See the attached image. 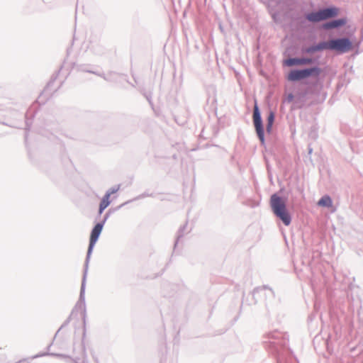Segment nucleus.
<instances>
[{
	"label": "nucleus",
	"mask_w": 363,
	"mask_h": 363,
	"mask_svg": "<svg viewBox=\"0 0 363 363\" xmlns=\"http://www.w3.org/2000/svg\"><path fill=\"white\" fill-rule=\"evenodd\" d=\"M338 13V9L336 8H328L320 10L318 12L311 13L307 15L306 18L308 21L312 22H318L322 20H325L329 18L334 17Z\"/></svg>",
	"instance_id": "3"
},
{
	"label": "nucleus",
	"mask_w": 363,
	"mask_h": 363,
	"mask_svg": "<svg viewBox=\"0 0 363 363\" xmlns=\"http://www.w3.org/2000/svg\"><path fill=\"white\" fill-rule=\"evenodd\" d=\"M117 191V189H111V191H108L106 192V194H109V198L111 197V195L116 193Z\"/></svg>",
	"instance_id": "12"
},
{
	"label": "nucleus",
	"mask_w": 363,
	"mask_h": 363,
	"mask_svg": "<svg viewBox=\"0 0 363 363\" xmlns=\"http://www.w3.org/2000/svg\"><path fill=\"white\" fill-rule=\"evenodd\" d=\"M312 62V59L311 58H291L286 61V65L288 66L293 65H308Z\"/></svg>",
	"instance_id": "7"
},
{
	"label": "nucleus",
	"mask_w": 363,
	"mask_h": 363,
	"mask_svg": "<svg viewBox=\"0 0 363 363\" xmlns=\"http://www.w3.org/2000/svg\"><path fill=\"white\" fill-rule=\"evenodd\" d=\"M253 121H254V124H255V127L257 135H258L260 141L262 143H264V130L262 128L260 113H259V108H258V106H257V104L256 102H255V107H254Z\"/></svg>",
	"instance_id": "5"
},
{
	"label": "nucleus",
	"mask_w": 363,
	"mask_h": 363,
	"mask_svg": "<svg viewBox=\"0 0 363 363\" xmlns=\"http://www.w3.org/2000/svg\"><path fill=\"white\" fill-rule=\"evenodd\" d=\"M274 113H271L269 114V116H268V124H267V127L268 131H269L270 129H271V127H272V123L274 122Z\"/></svg>",
	"instance_id": "11"
},
{
	"label": "nucleus",
	"mask_w": 363,
	"mask_h": 363,
	"mask_svg": "<svg viewBox=\"0 0 363 363\" xmlns=\"http://www.w3.org/2000/svg\"><path fill=\"white\" fill-rule=\"evenodd\" d=\"M103 228V225L101 223H97L94 228H93L91 236H90V242L89 246L88 252L90 253L96 244Z\"/></svg>",
	"instance_id": "6"
},
{
	"label": "nucleus",
	"mask_w": 363,
	"mask_h": 363,
	"mask_svg": "<svg viewBox=\"0 0 363 363\" xmlns=\"http://www.w3.org/2000/svg\"><path fill=\"white\" fill-rule=\"evenodd\" d=\"M110 203L111 201L109 194H106L100 203L99 213L101 214L103 211L109 206Z\"/></svg>",
	"instance_id": "9"
},
{
	"label": "nucleus",
	"mask_w": 363,
	"mask_h": 363,
	"mask_svg": "<svg viewBox=\"0 0 363 363\" xmlns=\"http://www.w3.org/2000/svg\"><path fill=\"white\" fill-rule=\"evenodd\" d=\"M270 204L274 213L286 225H289L291 223V217L286 211L285 201L277 194H273L271 196Z\"/></svg>",
	"instance_id": "2"
},
{
	"label": "nucleus",
	"mask_w": 363,
	"mask_h": 363,
	"mask_svg": "<svg viewBox=\"0 0 363 363\" xmlns=\"http://www.w3.org/2000/svg\"><path fill=\"white\" fill-rule=\"evenodd\" d=\"M320 73V69L318 67H313L301 70H292L289 74L288 79L290 81H297L305 79L311 75L318 76Z\"/></svg>",
	"instance_id": "4"
},
{
	"label": "nucleus",
	"mask_w": 363,
	"mask_h": 363,
	"mask_svg": "<svg viewBox=\"0 0 363 363\" xmlns=\"http://www.w3.org/2000/svg\"><path fill=\"white\" fill-rule=\"evenodd\" d=\"M332 203V200L328 196H323L318 202V206L323 207H330Z\"/></svg>",
	"instance_id": "10"
},
{
	"label": "nucleus",
	"mask_w": 363,
	"mask_h": 363,
	"mask_svg": "<svg viewBox=\"0 0 363 363\" xmlns=\"http://www.w3.org/2000/svg\"><path fill=\"white\" fill-rule=\"evenodd\" d=\"M352 49V43L348 38L331 40L328 42L319 43L315 47L308 49V52H314L322 50H335L340 53L348 52Z\"/></svg>",
	"instance_id": "1"
},
{
	"label": "nucleus",
	"mask_w": 363,
	"mask_h": 363,
	"mask_svg": "<svg viewBox=\"0 0 363 363\" xmlns=\"http://www.w3.org/2000/svg\"><path fill=\"white\" fill-rule=\"evenodd\" d=\"M345 23L346 21L345 19H337L325 23L323 28L325 29H331L344 26Z\"/></svg>",
	"instance_id": "8"
}]
</instances>
